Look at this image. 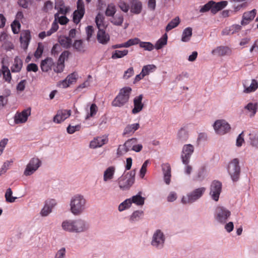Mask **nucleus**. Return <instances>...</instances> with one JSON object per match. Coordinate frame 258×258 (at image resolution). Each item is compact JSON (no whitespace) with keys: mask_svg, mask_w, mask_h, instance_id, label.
Instances as JSON below:
<instances>
[{"mask_svg":"<svg viewBox=\"0 0 258 258\" xmlns=\"http://www.w3.org/2000/svg\"><path fill=\"white\" fill-rule=\"evenodd\" d=\"M228 171L233 181L238 180L240 171L238 159L235 158L229 163Z\"/></svg>","mask_w":258,"mask_h":258,"instance_id":"1a4fd4ad","label":"nucleus"},{"mask_svg":"<svg viewBox=\"0 0 258 258\" xmlns=\"http://www.w3.org/2000/svg\"><path fill=\"white\" fill-rule=\"evenodd\" d=\"M54 61L52 58L47 57L41 61L40 68L42 72H48L51 70L52 67L54 66Z\"/></svg>","mask_w":258,"mask_h":258,"instance_id":"b1692460","label":"nucleus"},{"mask_svg":"<svg viewBox=\"0 0 258 258\" xmlns=\"http://www.w3.org/2000/svg\"><path fill=\"white\" fill-rule=\"evenodd\" d=\"M231 215V212L226 208L218 206L215 209L214 218L218 223L224 224L227 222Z\"/></svg>","mask_w":258,"mask_h":258,"instance_id":"6e6552de","label":"nucleus"},{"mask_svg":"<svg viewBox=\"0 0 258 258\" xmlns=\"http://www.w3.org/2000/svg\"><path fill=\"white\" fill-rule=\"evenodd\" d=\"M166 236L161 230L157 229L153 233L151 245L157 250L162 249L165 244Z\"/></svg>","mask_w":258,"mask_h":258,"instance_id":"0eeeda50","label":"nucleus"},{"mask_svg":"<svg viewBox=\"0 0 258 258\" xmlns=\"http://www.w3.org/2000/svg\"><path fill=\"white\" fill-rule=\"evenodd\" d=\"M97 111L98 107L97 105L94 103L92 104L90 108V114L87 116L86 118L94 116L96 114Z\"/></svg>","mask_w":258,"mask_h":258,"instance_id":"bf43d9fd","label":"nucleus"},{"mask_svg":"<svg viewBox=\"0 0 258 258\" xmlns=\"http://www.w3.org/2000/svg\"><path fill=\"white\" fill-rule=\"evenodd\" d=\"M123 21V17L121 15H116L113 17L111 20V22L114 25L121 26Z\"/></svg>","mask_w":258,"mask_h":258,"instance_id":"09e8293b","label":"nucleus"},{"mask_svg":"<svg viewBox=\"0 0 258 258\" xmlns=\"http://www.w3.org/2000/svg\"><path fill=\"white\" fill-rule=\"evenodd\" d=\"M244 109H246L249 112V116H253L257 110V105L252 103H248L245 107Z\"/></svg>","mask_w":258,"mask_h":258,"instance_id":"58836bf2","label":"nucleus"},{"mask_svg":"<svg viewBox=\"0 0 258 258\" xmlns=\"http://www.w3.org/2000/svg\"><path fill=\"white\" fill-rule=\"evenodd\" d=\"M77 77V73L74 72L69 75L66 78L68 80L69 83L71 84L76 82Z\"/></svg>","mask_w":258,"mask_h":258,"instance_id":"0e129e2a","label":"nucleus"},{"mask_svg":"<svg viewBox=\"0 0 258 258\" xmlns=\"http://www.w3.org/2000/svg\"><path fill=\"white\" fill-rule=\"evenodd\" d=\"M115 167L111 166L107 168L103 172V179L105 182L111 181L114 176Z\"/></svg>","mask_w":258,"mask_h":258,"instance_id":"4be33fe9","label":"nucleus"},{"mask_svg":"<svg viewBox=\"0 0 258 258\" xmlns=\"http://www.w3.org/2000/svg\"><path fill=\"white\" fill-rule=\"evenodd\" d=\"M214 4V2L213 1L209 2L208 3L201 7L200 10V12L201 13H205L209 11V10H211V12H212V5Z\"/></svg>","mask_w":258,"mask_h":258,"instance_id":"864d4df0","label":"nucleus"},{"mask_svg":"<svg viewBox=\"0 0 258 258\" xmlns=\"http://www.w3.org/2000/svg\"><path fill=\"white\" fill-rule=\"evenodd\" d=\"M142 149L143 146L141 144L138 143L137 139L133 138L128 139L123 144L119 145L118 146L116 154L118 156H121L130 151L139 152Z\"/></svg>","mask_w":258,"mask_h":258,"instance_id":"7ed1b4c3","label":"nucleus"},{"mask_svg":"<svg viewBox=\"0 0 258 258\" xmlns=\"http://www.w3.org/2000/svg\"><path fill=\"white\" fill-rule=\"evenodd\" d=\"M135 171H131L119 177L117 183L119 188L122 190L129 189L135 182Z\"/></svg>","mask_w":258,"mask_h":258,"instance_id":"39448f33","label":"nucleus"},{"mask_svg":"<svg viewBox=\"0 0 258 258\" xmlns=\"http://www.w3.org/2000/svg\"><path fill=\"white\" fill-rule=\"evenodd\" d=\"M59 42L60 44L64 48H70L72 43L71 38L69 37H61L59 39Z\"/></svg>","mask_w":258,"mask_h":258,"instance_id":"e433bc0d","label":"nucleus"},{"mask_svg":"<svg viewBox=\"0 0 258 258\" xmlns=\"http://www.w3.org/2000/svg\"><path fill=\"white\" fill-rule=\"evenodd\" d=\"M211 53L218 56H229L232 54V50L226 46H219L213 49Z\"/></svg>","mask_w":258,"mask_h":258,"instance_id":"f3484780","label":"nucleus"},{"mask_svg":"<svg viewBox=\"0 0 258 258\" xmlns=\"http://www.w3.org/2000/svg\"><path fill=\"white\" fill-rule=\"evenodd\" d=\"M12 194L13 192L11 188H8L5 194V198L7 202L9 203H14L15 201V200L17 199V197H13Z\"/></svg>","mask_w":258,"mask_h":258,"instance_id":"3c124183","label":"nucleus"},{"mask_svg":"<svg viewBox=\"0 0 258 258\" xmlns=\"http://www.w3.org/2000/svg\"><path fill=\"white\" fill-rule=\"evenodd\" d=\"M250 144L252 146L258 148V135H254L250 138Z\"/></svg>","mask_w":258,"mask_h":258,"instance_id":"338daca9","label":"nucleus"},{"mask_svg":"<svg viewBox=\"0 0 258 258\" xmlns=\"http://www.w3.org/2000/svg\"><path fill=\"white\" fill-rule=\"evenodd\" d=\"M139 46L141 48H143L144 50L149 51H152L154 47L153 44L150 42H144L141 41L139 43Z\"/></svg>","mask_w":258,"mask_h":258,"instance_id":"49530a36","label":"nucleus"},{"mask_svg":"<svg viewBox=\"0 0 258 258\" xmlns=\"http://www.w3.org/2000/svg\"><path fill=\"white\" fill-rule=\"evenodd\" d=\"M61 227L66 232L81 234L87 232L90 225L85 219L79 218L63 220L61 222Z\"/></svg>","mask_w":258,"mask_h":258,"instance_id":"f257e3e1","label":"nucleus"},{"mask_svg":"<svg viewBox=\"0 0 258 258\" xmlns=\"http://www.w3.org/2000/svg\"><path fill=\"white\" fill-rule=\"evenodd\" d=\"M192 29L191 27H187L182 32L181 40L182 42H188L192 36Z\"/></svg>","mask_w":258,"mask_h":258,"instance_id":"473e14b6","label":"nucleus"},{"mask_svg":"<svg viewBox=\"0 0 258 258\" xmlns=\"http://www.w3.org/2000/svg\"><path fill=\"white\" fill-rule=\"evenodd\" d=\"M156 67L154 64H148L144 66L142 70V72L145 76L148 75L151 73L155 71Z\"/></svg>","mask_w":258,"mask_h":258,"instance_id":"37998d69","label":"nucleus"},{"mask_svg":"<svg viewBox=\"0 0 258 258\" xmlns=\"http://www.w3.org/2000/svg\"><path fill=\"white\" fill-rule=\"evenodd\" d=\"M86 32L87 34L86 39L88 41H89L94 33V29L93 26H88L86 28Z\"/></svg>","mask_w":258,"mask_h":258,"instance_id":"680f3d73","label":"nucleus"},{"mask_svg":"<svg viewBox=\"0 0 258 258\" xmlns=\"http://www.w3.org/2000/svg\"><path fill=\"white\" fill-rule=\"evenodd\" d=\"M97 38L100 43L106 44L110 40V36L106 33L104 29H101L98 30Z\"/></svg>","mask_w":258,"mask_h":258,"instance_id":"5701e85b","label":"nucleus"},{"mask_svg":"<svg viewBox=\"0 0 258 258\" xmlns=\"http://www.w3.org/2000/svg\"><path fill=\"white\" fill-rule=\"evenodd\" d=\"M256 14V10L253 9L251 11L244 12L242 16V20L241 21L242 25L248 24L255 17Z\"/></svg>","mask_w":258,"mask_h":258,"instance_id":"412c9836","label":"nucleus"},{"mask_svg":"<svg viewBox=\"0 0 258 258\" xmlns=\"http://www.w3.org/2000/svg\"><path fill=\"white\" fill-rule=\"evenodd\" d=\"M144 215V212L142 210H137L134 211L130 217V221L134 223L139 221L142 218Z\"/></svg>","mask_w":258,"mask_h":258,"instance_id":"7c9ffc66","label":"nucleus"},{"mask_svg":"<svg viewBox=\"0 0 258 258\" xmlns=\"http://www.w3.org/2000/svg\"><path fill=\"white\" fill-rule=\"evenodd\" d=\"M70 52L69 51H64L59 57L56 65L54 66L53 71L56 73H61L64 68V61L68 59Z\"/></svg>","mask_w":258,"mask_h":258,"instance_id":"4468645a","label":"nucleus"},{"mask_svg":"<svg viewBox=\"0 0 258 258\" xmlns=\"http://www.w3.org/2000/svg\"><path fill=\"white\" fill-rule=\"evenodd\" d=\"M162 170L164 174V180L166 184H169L170 182L171 168L168 164L162 166Z\"/></svg>","mask_w":258,"mask_h":258,"instance_id":"393cba45","label":"nucleus"},{"mask_svg":"<svg viewBox=\"0 0 258 258\" xmlns=\"http://www.w3.org/2000/svg\"><path fill=\"white\" fill-rule=\"evenodd\" d=\"M128 51L126 49L123 50H116L113 52L111 58L113 59L120 58L126 55Z\"/></svg>","mask_w":258,"mask_h":258,"instance_id":"79ce46f5","label":"nucleus"},{"mask_svg":"<svg viewBox=\"0 0 258 258\" xmlns=\"http://www.w3.org/2000/svg\"><path fill=\"white\" fill-rule=\"evenodd\" d=\"M2 74L3 78L6 82L10 83L12 79L11 74L8 67L3 65L2 66Z\"/></svg>","mask_w":258,"mask_h":258,"instance_id":"c9c22d12","label":"nucleus"},{"mask_svg":"<svg viewBox=\"0 0 258 258\" xmlns=\"http://www.w3.org/2000/svg\"><path fill=\"white\" fill-rule=\"evenodd\" d=\"M108 139L107 136H103L94 138L92 140L89 145V147L91 149H96L100 148L104 145L107 143Z\"/></svg>","mask_w":258,"mask_h":258,"instance_id":"a211bd4d","label":"nucleus"},{"mask_svg":"<svg viewBox=\"0 0 258 258\" xmlns=\"http://www.w3.org/2000/svg\"><path fill=\"white\" fill-rule=\"evenodd\" d=\"M134 74V71L133 67L128 68L126 71H125L123 78L124 79H128L129 78L133 76Z\"/></svg>","mask_w":258,"mask_h":258,"instance_id":"69168bd1","label":"nucleus"},{"mask_svg":"<svg viewBox=\"0 0 258 258\" xmlns=\"http://www.w3.org/2000/svg\"><path fill=\"white\" fill-rule=\"evenodd\" d=\"M104 21V16L100 13H98L95 18V23L98 30L101 29H105V26Z\"/></svg>","mask_w":258,"mask_h":258,"instance_id":"72a5a7b5","label":"nucleus"},{"mask_svg":"<svg viewBox=\"0 0 258 258\" xmlns=\"http://www.w3.org/2000/svg\"><path fill=\"white\" fill-rule=\"evenodd\" d=\"M140 40L138 38H135L133 39H130L127 41L125 43L126 48L129 47L131 46L138 44L140 43Z\"/></svg>","mask_w":258,"mask_h":258,"instance_id":"052dcab7","label":"nucleus"},{"mask_svg":"<svg viewBox=\"0 0 258 258\" xmlns=\"http://www.w3.org/2000/svg\"><path fill=\"white\" fill-rule=\"evenodd\" d=\"M206 190L205 187L196 188L182 197L181 202L183 204H192L199 200Z\"/></svg>","mask_w":258,"mask_h":258,"instance_id":"423d86ee","label":"nucleus"},{"mask_svg":"<svg viewBox=\"0 0 258 258\" xmlns=\"http://www.w3.org/2000/svg\"><path fill=\"white\" fill-rule=\"evenodd\" d=\"M43 52V46L39 44L35 52L34 56L36 58H39Z\"/></svg>","mask_w":258,"mask_h":258,"instance_id":"774afa93","label":"nucleus"},{"mask_svg":"<svg viewBox=\"0 0 258 258\" xmlns=\"http://www.w3.org/2000/svg\"><path fill=\"white\" fill-rule=\"evenodd\" d=\"M244 88L243 92L245 93L254 92L258 88V82L255 79H252L250 85L246 87L244 85Z\"/></svg>","mask_w":258,"mask_h":258,"instance_id":"c756f323","label":"nucleus"},{"mask_svg":"<svg viewBox=\"0 0 258 258\" xmlns=\"http://www.w3.org/2000/svg\"><path fill=\"white\" fill-rule=\"evenodd\" d=\"M227 4L228 2L225 1L218 3L214 2V4L212 5V13L213 14H216L218 11L226 7Z\"/></svg>","mask_w":258,"mask_h":258,"instance_id":"cd10ccee","label":"nucleus"},{"mask_svg":"<svg viewBox=\"0 0 258 258\" xmlns=\"http://www.w3.org/2000/svg\"><path fill=\"white\" fill-rule=\"evenodd\" d=\"M53 204V203H52L51 205L46 203L40 212L41 216L42 217L47 216L52 212Z\"/></svg>","mask_w":258,"mask_h":258,"instance_id":"a19ab883","label":"nucleus"},{"mask_svg":"<svg viewBox=\"0 0 258 258\" xmlns=\"http://www.w3.org/2000/svg\"><path fill=\"white\" fill-rule=\"evenodd\" d=\"M141 194V192H139L136 195L129 198L131 202V204L134 203L138 206H142L144 204L145 198L142 197Z\"/></svg>","mask_w":258,"mask_h":258,"instance_id":"bb28decb","label":"nucleus"},{"mask_svg":"<svg viewBox=\"0 0 258 258\" xmlns=\"http://www.w3.org/2000/svg\"><path fill=\"white\" fill-rule=\"evenodd\" d=\"M222 183L218 180H214L211 184L209 195L211 198L217 202L222 191Z\"/></svg>","mask_w":258,"mask_h":258,"instance_id":"f8f14e48","label":"nucleus"},{"mask_svg":"<svg viewBox=\"0 0 258 258\" xmlns=\"http://www.w3.org/2000/svg\"><path fill=\"white\" fill-rule=\"evenodd\" d=\"M87 200L81 194H76L71 197L70 201V211L74 216L82 214L87 208Z\"/></svg>","mask_w":258,"mask_h":258,"instance_id":"f03ea898","label":"nucleus"},{"mask_svg":"<svg viewBox=\"0 0 258 258\" xmlns=\"http://www.w3.org/2000/svg\"><path fill=\"white\" fill-rule=\"evenodd\" d=\"M73 47L78 51L84 52L85 51V47L83 44V41L81 40H75L73 44Z\"/></svg>","mask_w":258,"mask_h":258,"instance_id":"a18cd8bd","label":"nucleus"},{"mask_svg":"<svg viewBox=\"0 0 258 258\" xmlns=\"http://www.w3.org/2000/svg\"><path fill=\"white\" fill-rule=\"evenodd\" d=\"M188 138L187 131L184 128H180L177 134V139L181 142H185Z\"/></svg>","mask_w":258,"mask_h":258,"instance_id":"4c0bfd02","label":"nucleus"},{"mask_svg":"<svg viewBox=\"0 0 258 258\" xmlns=\"http://www.w3.org/2000/svg\"><path fill=\"white\" fill-rule=\"evenodd\" d=\"M115 6L113 5H109L106 10L105 15L107 16H113L115 13Z\"/></svg>","mask_w":258,"mask_h":258,"instance_id":"6e6d98bb","label":"nucleus"},{"mask_svg":"<svg viewBox=\"0 0 258 258\" xmlns=\"http://www.w3.org/2000/svg\"><path fill=\"white\" fill-rule=\"evenodd\" d=\"M54 20L57 21L61 25H65L69 22V19L65 16H59L58 13L54 15Z\"/></svg>","mask_w":258,"mask_h":258,"instance_id":"8fccbe9b","label":"nucleus"},{"mask_svg":"<svg viewBox=\"0 0 258 258\" xmlns=\"http://www.w3.org/2000/svg\"><path fill=\"white\" fill-rule=\"evenodd\" d=\"M53 8V3L51 1H46L42 8V11L45 13H47L49 11L52 10Z\"/></svg>","mask_w":258,"mask_h":258,"instance_id":"13d9d810","label":"nucleus"},{"mask_svg":"<svg viewBox=\"0 0 258 258\" xmlns=\"http://www.w3.org/2000/svg\"><path fill=\"white\" fill-rule=\"evenodd\" d=\"M84 14L85 12L75 10L73 13L74 22L76 24H78L83 17Z\"/></svg>","mask_w":258,"mask_h":258,"instance_id":"c03bdc74","label":"nucleus"},{"mask_svg":"<svg viewBox=\"0 0 258 258\" xmlns=\"http://www.w3.org/2000/svg\"><path fill=\"white\" fill-rule=\"evenodd\" d=\"M142 10V4L139 0H133L131 12L134 14H139Z\"/></svg>","mask_w":258,"mask_h":258,"instance_id":"a878e982","label":"nucleus"},{"mask_svg":"<svg viewBox=\"0 0 258 258\" xmlns=\"http://www.w3.org/2000/svg\"><path fill=\"white\" fill-rule=\"evenodd\" d=\"M131 205H132L131 202L130 201V199H127L119 205L118 208V211L120 212H122L129 208L131 206Z\"/></svg>","mask_w":258,"mask_h":258,"instance_id":"de8ad7c7","label":"nucleus"},{"mask_svg":"<svg viewBox=\"0 0 258 258\" xmlns=\"http://www.w3.org/2000/svg\"><path fill=\"white\" fill-rule=\"evenodd\" d=\"M81 128V125L80 124H77L76 125H69L68 126L67 128V133L69 134H73L75 132L78 131Z\"/></svg>","mask_w":258,"mask_h":258,"instance_id":"5fc2aeb1","label":"nucleus"},{"mask_svg":"<svg viewBox=\"0 0 258 258\" xmlns=\"http://www.w3.org/2000/svg\"><path fill=\"white\" fill-rule=\"evenodd\" d=\"M149 160H147L144 162V163L143 164V165L141 167V168L140 171V176L142 178H143L144 177V176L146 173L147 167V166L149 164Z\"/></svg>","mask_w":258,"mask_h":258,"instance_id":"4d7b16f0","label":"nucleus"},{"mask_svg":"<svg viewBox=\"0 0 258 258\" xmlns=\"http://www.w3.org/2000/svg\"><path fill=\"white\" fill-rule=\"evenodd\" d=\"M132 89L130 87H124L120 89L118 94L112 101L111 104L114 107H122L129 100Z\"/></svg>","mask_w":258,"mask_h":258,"instance_id":"20e7f679","label":"nucleus"},{"mask_svg":"<svg viewBox=\"0 0 258 258\" xmlns=\"http://www.w3.org/2000/svg\"><path fill=\"white\" fill-rule=\"evenodd\" d=\"M66 250L64 247L59 249L55 254L54 258H64L66 256Z\"/></svg>","mask_w":258,"mask_h":258,"instance_id":"e2e57ef3","label":"nucleus"},{"mask_svg":"<svg viewBox=\"0 0 258 258\" xmlns=\"http://www.w3.org/2000/svg\"><path fill=\"white\" fill-rule=\"evenodd\" d=\"M143 95L140 94L134 99V108L132 110L133 114H137L140 112L144 107V104L142 103Z\"/></svg>","mask_w":258,"mask_h":258,"instance_id":"6ab92c4d","label":"nucleus"},{"mask_svg":"<svg viewBox=\"0 0 258 258\" xmlns=\"http://www.w3.org/2000/svg\"><path fill=\"white\" fill-rule=\"evenodd\" d=\"M41 165V160L37 158L33 157L31 158L27 164L24 171V175L28 176L32 175Z\"/></svg>","mask_w":258,"mask_h":258,"instance_id":"9d476101","label":"nucleus"},{"mask_svg":"<svg viewBox=\"0 0 258 258\" xmlns=\"http://www.w3.org/2000/svg\"><path fill=\"white\" fill-rule=\"evenodd\" d=\"M194 147L191 144L184 145L181 153V159L183 164H188L190 158L194 152Z\"/></svg>","mask_w":258,"mask_h":258,"instance_id":"ddd939ff","label":"nucleus"},{"mask_svg":"<svg viewBox=\"0 0 258 258\" xmlns=\"http://www.w3.org/2000/svg\"><path fill=\"white\" fill-rule=\"evenodd\" d=\"M23 66L22 60L18 56H16L14 59V64L11 67V71L13 73L19 72Z\"/></svg>","mask_w":258,"mask_h":258,"instance_id":"c85d7f7f","label":"nucleus"},{"mask_svg":"<svg viewBox=\"0 0 258 258\" xmlns=\"http://www.w3.org/2000/svg\"><path fill=\"white\" fill-rule=\"evenodd\" d=\"M30 39L31 35L29 30L23 31L20 37L21 47L25 50L26 49L29 45Z\"/></svg>","mask_w":258,"mask_h":258,"instance_id":"aec40b11","label":"nucleus"},{"mask_svg":"<svg viewBox=\"0 0 258 258\" xmlns=\"http://www.w3.org/2000/svg\"><path fill=\"white\" fill-rule=\"evenodd\" d=\"M21 24L19 21L15 20L11 24L12 31L14 34H18L20 31Z\"/></svg>","mask_w":258,"mask_h":258,"instance_id":"603ef678","label":"nucleus"},{"mask_svg":"<svg viewBox=\"0 0 258 258\" xmlns=\"http://www.w3.org/2000/svg\"><path fill=\"white\" fill-rule=\"evenodd\" d=\"M167 35L165 34L163 37L157 40L155 45V47L156 49L158 50L161 49L163 46L167 44Z\"/></svg>","mask_w":258,"mask_h":258,"instance_id":"ea45409f","label":"nucleus"},{"mask_svg":"<svg viewBox=\"0 0 258 258\" xmlns=\"http://www.w3.org/2000/svg\"><path fill=\"white\" fill-rule=\"evenodd\" d=\"M180 22L179 18L178 17H176L167 24L165 28L166 31L168 32L172 29L176 27L180 23Z\"/></svg>","mask_w":258,"mask_h":258,"instance_id":"f704fd0d","label":"nucleus"},{"mask_svg":"<svg viewBox=\"0 0 258 258\" xmlns=\"http://www.w3.org/2000/svg\"><path fill=\"white\" fill-rule=\"evenodd\" d=\"M213 127L219 135H224L229 132L231 128L230 124L224 119L216 120L213 124Z\"/></svg>","mask_w":258,"mask_h":258,"instance_id":"9b49d317","label":"nucleus"},{"mask_svg":"<svg viewBox=\"0 0 258 258\" xmlns=\"http://www.w3.org/2000/svg\"><path fill=\"white\" fill-rule=\"evenodd\" d=\"M140 127V124L138 123H134L127 125L124 128L123 135L133 134L137 131Z\"/></svg>","mask_w":258,"mask_h":258,"instance_id":"2f4dec72","label":"nucleus"},{"mask_svg":"<svg viewBox=\"0 0 258 258\" xmlns=\"http://www.w3.org/2000/svg\"><path fill=\"white\" fill-rule=\"evenodd\" d=\"M30 115V108L24 109L21 112H17L14 117L15 124H20L26 122Z\"/></svg>","mask_w":258,"mask_h":258,"instance_id":"2eb2a0df","label":"nucleus"},{"mask_svg":"<svg viewBox=\"0 0 258 258\" xmlns=\"http://www.w3.org/2000/svg\"><path fill=\"white\" fill-rule=\"evenodd\" d=\"M71 110L60 109L57 111L56 115L53 117V121L56 123H60L69 117L71 115Z\"/></svg>","mask_w":258,"mask_h":258,"instance_id":"dca6fc26","label":"nucleus"}]
</instances>
